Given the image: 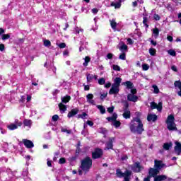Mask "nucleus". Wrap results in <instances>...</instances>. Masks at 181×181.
Masks as SVG:
<instances>
[{"label": "nucleus", "instance_id": "obj_1", "mask_svg": "<svg viewBox=\"0 0 181 181\" xmlns=\"http://www.w3.org/2000/svg\"><path fill=\"white\" fill-rule=\"evenodd\" d=\"M130 131L137 134H142L144 132V124L139 117H136L131 122Z\"/></svg>", "mask_w": 181, "mask_h": 181}, {"label": "nucleus", "instance_id": "obj_2", "mask_svg": "<svg viewBox=\"0 0 181 181\" xmlns=\"http://www.w3.org/2000/svg\"><path fill=\"white\" fill-rule=\"evenodd\" d=\"M154 168H150L148 170V176L155 178L156 177V176H158L157 175L158 173H159V170H160L162 168H165V164H163V162H162V160H155Z\"/></svg>", "mask_w": 181, "mask_h": 181}, {"label": "nucleus", "instance_id": "obj_3", "mask_svg": "<svg viewBox=\"0 0 181 181\" xmlns=\"http://www.w3.org/2000/svg\"><path fill=\"white\" fill-rule=\"evenodd\" d=\"M121 81H122L121 78L117 77L115 78L114 83L112 85L109 94H118V93H119V86H121Z\"/></svg>", "mask_w": 181, "mask_h": 181}, {"label": "nucleus", "instance_id": "obj_4", "mask_svg": "<svg viewBox=\"0 0 181 181\" xmlns=\"http://www.w3.org/2000/svg\"><path fill=\"white\" fill-rule=\"evenodd\" d=\"M167 124V128L169 131H177L176 127V123H175V116L173 115H169L165 121Z\"/></svg>", "mask_w": 181, "mask_h": 181}, {"label": "nucleus", "instance_id": "obj_5", "mask_svg": "<svg viewBox=\"0 0 181 181\" xmlns=\"http://www.w3.org/2000/svg\"><path fill=\"white\" fill-rule=\"evenodd\" d=\"M91 166H93V160L90 157H86L81 161V168L85 173H87L91 169Z\"/></svg>", "mask_w": 181, "mask_h": 181}, {"label": "nucleus", "instance_id": "obj_6", "mask_svg": "<svg viewBox=\"0 0 181 181\" xmlns=\"http://www.w3.org/2000/svg\"><path fill=\"white\" fill-rule=\"evenodd\" d=\"M22 122L19 121L18 119H16L14 123H11L7 125L8 129L9 131H15V129H18V127H22Z\"/></svg>", "mask_w": 181, "mask_h": 181}, {"label": "nucleus", "instance_id": "obj_7", "mask_svg": "<svg viewBox=\"0 0 181 181\" xmlns=\"http://www.w3.org/2000/svg\"><path fill=\"white\" fill-rule=\"evenodd\" d=\"M129 94L127 95L128 101H132V103H136L138 101V96L135 95L136 94V89L130 90Z\"/></svg>", "mask_w": 181, "mask_h": 181}, {"label": "nucleus", "instance_id": "obj_8", "mask_svg": "<svg viewBox=\"0 0 181 181\" xmlns=\"http://www.w3.org/2000/svg\"><path fill=\"white\" fill-rule=\"evenodd\" d=\"M117 118H118V115H117V113H114L112 117H107V121H112L115 128H119V127H121V122L119 121H117Z\"/></svg>", "mask_w": 181, "mask_h": 181}, {"label": "nucleus", "instance_id": "obj_9", "mask_svg": "<svg viewBox=\"0 0 181 181\" xmlns=\"http://www.w3.org/2000/svg\"><path fill=\"white\" fill-rule=\"evenodd\" d=\"M103 156V150L100 148H96L95 151L92 153V158L93 159H98Z\"/></svg>", "mask_w": 181, "mask_h": 181}, {"label": "nucleus", "instance_id": "obj_10", "mask_svg": "<svg viewBox=\"0 0 181 181\" xmlns=\"http://www.w3.org/2000/svg\"><path fill=\"white\" fill-rule=\"evenodd\" d=\"M154 180H156V181H163V180L172 181L173 179L170 177H168V176H166L165 175H157L156 177H155Z\"/></svg>", "mask_w": 181, "mask_h": 181}, {"label": "nucleus", "instance_id": "obj_11", "mask_svg": "<svg viewBox=\"0 0 181 181\" xmlns=\"http://www.w3.org/2000/svg\"><path fill=\"white\" fill-rule=\"evenodd\" d=\"M144 168L141 166V163H136L132 166V170H133L134 172H141V170H142Z\"/></svg>", "mask_w": 181, "mask_h": 181}, {"label": "nucleus", "instance_id": "obj_12", "mask_svg": "<svg viewBox=\"0 0 181 181\" xmlns=\"http://www.w3.org/2000/svg\"><path fill=\"white\" fill-rule=\"evenodd\" d=\"M23 144H24L25 146L27 147L28 149H32L35 145L32 141L28 139H23Z\"/></svg>", "mask_w": 181, "mask_h": 181}, {"label": "nucleus", "instance_id": "obj_13", "mask_svg": "<svg viewBox=\"0 0 181 181\" xmlns=\"http://www.w3.org/2000/svg\"><path fill=\"white\" fill-rule=\"evenodd\" d=\"M93 98L94 95H93L92 93H88L86 95L87 103H88V104H91L92 105H95V102L94 101Z\"/></svg>", "mask_w": 181, "mask_h": 181}, {"label": "nucleus", "instance_id": "obj_14", "mask_svg": "<svg viewBox=\"0 0 181 181\" xmlns=\"http://www.w3.org/2000/svg\"><path fill=\"white\" fill-rule=\"evenodd\" d=\"M151 107L152 110H155L156 108L158 111H162V103L160 102L158 104H156L155 102H152L151 103Z\"/></svg>", "mask_w": 181, "mask_h": 181}, {"label": "nucleus", "instance_id": "obj_15", "mask_svg": "<svg viewBox=\"0 0 181 181\" xmlns=\"http://www.w3.org/2000/svg\"><path fill=\"white\" fill-rule=\"evenodd\" d=\"M115 141V138H114V137L109 139L108 142L106 143V147L105 148V150L112 149V148H113L112 144Z\"/></svg>", "mask_w": 181, "mask_h": 181}, {"label": "nucleus", "instance_id": "obj_16", "mask_svg": "<svg viewBox=\"0 0 181 181\" xmlns=\"http://www.w3.org/2000/svg\"><path fill=\"white\" fill-rule=\"evenodd\" d=\"M175 153L177 155H180L181 153V144L179 141H175Z\"/></svg>", "mask_w": 181, "mask_h": 181}, {"label": "nucleus", "instance_id": "obj_17", "mask_svg": "<svg viewBox=\"0 0 181 181\" xmlns=\"http://www.w3.org/2000/svg\"><path fill=\"white\" fill-rule=\"evenodd\" d=\"M77 114H78V109L75 108V109H72L69 113H68V118H73V117H74V115H77Z\"/></svg>", "mask_w": 181, "mask_h": 181}, {"label": "nucleus", "instance_id": "obj_18", "mask_svg": "<svg viewBox=\"0 0 181 181\" xmlns=\"http://www.w3.org/2000/svg\"><path fill=\"white\" fill-rule=\"evenodd\" d=\"M158 119V116L156 115H152V114H148L147 116V120L151 122V121L153 122H155Z\"/></svg>", "mask_w": 181, "mask_h": 181}, {"label": "nucleus", "instance_id": "obj_19", "mask_svg": "<svg viewBox=\"0 0 181 181\" xmlns=\"http://www.w3.org/2000/svg\"><path fill=\"white\" fill-rule=\"evenodd\" d=\"M59 108L61 114H64L67 111V106L64 105L62 103L59 104Z\"/></svg>", "mask_w": 181, "mask_h": 181}, {"label": "nucleus", "instance_id": "obj_20", "mask_svg": "<svg viewBox=\"0 0 181 181\" xmlns=\"http://www.w3.org/2000/svg\"><path fill=\"white\" fill-rule=\"evenodd\" d=\"M110 26L112 28V29H113V30H115V32L117 30V26L118 25V23H117V21H115V19H112L110 20Z\"/></svg>", "mask_w": 181, "mask_h": 181}, {"label": "nucleus", "instance_id": "obj_21", "mask_svg": "<svg viewBox=\"0 0 181 181\" xmlns=\"http://www.w3.org/2000/svg\"><path fill=\"white\" fill-rule=\"evenodd\" d=\"M70 100H71V97H70V95H66L62 98V103L64 104H67Z\"/></svg>", "mask_w": 181, "mask_h": 181}, {"label": "nucleus", "instance_id": "obj_22", "mask_svg": "<svg viewBox=\"0 0 181 181\" xmlns=\"http://www.w3.org/2000/svg\"><path fill=\"white\" fill-rule=\"evenodd\" d=\"M24 127H28V128H30L32 127V120L30 119H24L23 121Z\"/></svg>", "mask_w": 181, "mask_h": 181}, {"label": "nucleus", "instance_id": "obj_23", "mask_svg": "<svg viewBox=\"0 0 181 181\" xmlns=\"http://www.w3.org/2000/svg\"><path fill=\"white\" fill-rule=\"evenodd\" d=\"M123 117L126 119H128L131 118V112L128 110H126L124 111V112L123 113Z\"/></svg>", "mask_w": 181, "mask_h": 181}, {"label": "nucleus", "instance_id": "obj_24", "mask_svg": "<svg viewBox=\"0 0 181 181\" xmlns=\"http://www.w3.org/2000/svg\"><path fill=\"white\" fill-rule=\"evenodd\" d=\"M123 85H124V86H127V88H129V89H130V90L134 89V88H133L134 84L132 83L131 81H126L125 83H123Z\"/></svg>", "mask_w": 181, "mask_h": 181}, {"label": "nucleus", "instance_id": "obj_25", "mask_svg": "<svg viewBox=\"0 0 181 181\" xmlns=\"http://www.w3.org/2000/svg\"><path fill=\"white\" fill-rule=\"evenodd\" d=\"M120 52H127L128 50V46L124 43L119 47Z\"/></svg>", "mask_w": 181, "mask_h": 181}, {"label": "nucleus", "instance_id": "obj_26", "mask_svg": "<svg viewBox=\"0 0 181 181\" xmlns=\"http://www.w3.org/2000/svg\"><path fill=\"white\" fill-rule=\"evenodd\" d=\"M153 30V36H154L155 39H158V36H159V29L154 28Z\"/></svg>", "mask_w": 181, "mask_h": 181}, {"label": "nucleus", "instance_id": "obj_27", "mask_svg": "<svg viewBox=\"0 0 181 181\" xmlns=\"http://www.w3.org/2000/svg\"><path fill=\"white\" fill-rule=\"evenodd\" d=\"M110 6H115V9H119V8H121V2L120 1H119L118 3L112 2L110 4Z\"/></svg>", "mask_w": 181, "mask_h": 181}, {"label": "nucleus", "instance_id": "obj_28", "mask_svg": "<svg viewBox=\"0 0 181 181\" xmlns=\"http://www.w3.org/2000/svg\"><path fill=\"white\" fill-rule=\"evenodd\" d=\"M152 88L153 89V93L154 94H159V88L156 85H152Z\"/></svg>", "mask_w": 181, "mask_h": 181}, {"label": "nucleus", "instance_id": "obj_29", "mask_svg": "<svg viewBox=\"0 0 181 181\" xmlns=\"http://www.w3.org/2000/svg\"><path fill=\"white\" fill-rule=\"evenodd\" d=\"M85 60V63L83 64V66H88V63H90V62L91 61V59L90 58V57H86L84 58Z\"/></svg>", "mask_w": 181, "mask_h": 181}, {"label": "nucleus", "instance_id": "obj_30", "mask_svg": "<svg viewBox=\"0 0 181 181\" xmlns=\"http://www.w3.org/2000/svg\"><path fill=\"white\" fill-rule=\"evenodd\" d=\"M97 108H98L101 114H105V108L103 105H98Z\"/></svg>", "mask_w": 181, "mask_h": 181}, {"label": "nucleus", "instance_id": "obj_31", "mask_svg": "<svg viewBox=\"0 0 181 181\" xmlns=\"http://www.w3.org/2000/svg\"><path fill=\"white\" fill-rule=\"evenodd\" d=\"M88 115L86 112H83L81 115H78V118H81L82 119H86Z\"/></svg>", "mask_w": 181, "mask_h": 181}, {"label": "nucleus", "instance_id": "obj_32", "mask_svg": "<svg viewBox=\"0 0 181 181\" xmlns=\"http://www.w3.org/2000/svg\"><path fill=\"white\" fill-rule=\"evenodd\" d=\"M169 148H172V143H165L163 145V148L166 151L169 150Z\"/></svg>", "mask_w": 181, "mask_h": 181}, {"label": "nucleus", "instance_id": "obj_33", "mask_svg": "<svg viewBox=\"0 0 181 181\" xmlns=\"http://www.w3.org/2000/svg\"><path fill=\"white\" fill-rule=\"evenodd\" d=\"M44 46H45V47H50V46H52V42H50L49 40H45Z\"/></svg>", "mask_w": 181, "mask_h": 181}, {"label": "nucleus", "instance_id": "obj_34", "mask_svg": "<svg viewBox=\"0 0 181 181\" xmlns=\"http://www.w3.org/2000/svg\"><path fill=\"white\" fill-rule=\"evenodd\" d=\"M148 52L151 56H155L156 54V49L155 48H150Z\"/></svg>", "mask_w": 181, "mask_h": 181}, {"label": "nucleus", "instance_id": "obj_35", "mask_svg": "<svg viewBox=\"0 0 181 181\" xmlns=\"http://www.w3.org/2000/svg\"><path fill=\"white\" fill-rule=\"evenodd\" d=\"M94 78V75L93 74H88L87 75V81L88 83L91 82V80H93Z\"/></svg>", "mask_w": 181, "mask_h": 181}, {"label": "nucleus", "instance_id": "obj_36", "mask_svg": "<svg viewBox=\"0 0 181 181\" xmlns=\"http://www.w3.org/2000/svg\"><path fill=\"white\" fill-rule=\"evenodd\" d=\"M168 54H170V56H173V57H175V56H176V52L173 49H170L168 51Z\"/></svg>", "mask_w": 181, "mask_h": 181}, {"label": "nucleus", "instance_id": "obj_37", "mask_svg": "<svg viewBox=\"0 0 181 181\" xmlns=\"http://www.w3.org/2000/svg\"><path fill=\"white\" fill-rule=\"evenodd\" d=\"M9 37H11L9 34H4L1 35L2 40H7V39H9Z\"/></svg>", "mask_w": 181, "mask_h": 181}, {"label": "nucleus", "instance_id": "obj_38", "mask_svg": "<svg viewBox=\"0 0 181 181\" xmlns=\"http://www.w3.org/2000/svg\"><path fill=\"white\" fill-rule=\"evenodd\" d=\"M98 83L100 86H103V85L105 84V79L104 78H101L98 79Z\"/></svg>", "mask_w": 181, "mask_h": 181}, {"label": "nucleus", "instance_id": "obj_39", "mask_svg": "<svg viewBox=\"0 0 181 181\" xmlns=\"http://www.w3.org/2000/svg\"><path fill=\"white\" fill-rule=\"evenodd\" d=\"M143 19V24L144 25V26H146V28H149V25H148V24L146 23L148 22V18L146 17H144Z\"/></svg>", "mask_w": 181, "mask_h": 181}, {"label": "nucleus", "instance_id": "obj_40", "mask_svg": "<svg viewBox=\"0 0 181 181\" xmlns=\"http://www.w3.org/2000/svg\"><path fill=\"white\" fill-rule=\"evenodd\" d=\"M113 70H115V71H121V67H119V66L118 65H113Z\"/></svg>", "mask_w": 181, "mask_h": 181}, {"label": "nucleus", "instance_id": "obj_41", "mask_svg": "<svg viewBox=\"0 0 181 181\" xmlns=\"http://www.w3.org/2000/svg\"><path fill=\"white\" fill-rule=\"evenodd\" d=\"M142 69L144 71H146L147 70H149V65L146 64H144L142 65Z\"/></svg>", "mask_w": 181, "mask_h": 181}, {"label": "nucleus", "instance_id": "obj_42", "mask_svg": "<svg viewBox=\"0 0 181 181\" xmlns=\"http://www.w3.org/2000/svg\"><path fill=\"white\" fill-rule=\"evenodd\" d=\"M57 45H58L59 49H64V47H66V43L64 42H62L60 44L57 43Z\"/></svg>", "mask_w": 181, "mask_h": 181}, {"label": "nucleus", "instance_id": "obj_43", "mask_svg": "<svg viewBox=\"0 0 181 181\" xmlns=\"http://www.w3.org/2000/svg\"><path fill=\"white\" fill-rule=\"evenodd\" d=\"M75 31H76V33H80V32L81 33H83V30L82 29V28H79L78 27H76V28H75Z\"/></svg>", "mask_w": 181, "mask_h": 181}, {"label": "nucleus", "instance_id": "obj_44", "mask_svg": "<svg viewBox=\"0 0 181 181\" xmlns=\"http://www.w3.org/2000/svg\"><path fill=\"white\" fill-rule=\"evenodd\" d=\"M119 59H120V60H125L126 59V55H125V53H122L119 57Z\"/></svg>", "mask_w": 181, "mask_h": 181}, {"label": "nucleus", "instance_id": "obj_45", "mask_svg": "<svg viewBox=\"0 0 181 181\" xmlns=\"http://www.w3.org/2000/svg\"><path fill=\"white\" fill-rule=\"evenodd\" d=\"M59 163L60 165H63L64 163H66V158H61L59 159Z\"/></svg>", "mask_w": 181, "mask_h": 181}, {"label": "nucleus", "instance_id": "obj_46", "mask_svg": "<svg viewBox=\"0 0 181 181\" xmlns=\"http://www.w3.org/2000/svg\"><path fill=\"white\" fill-rule=\"evenodd\" d=\"M127 45H134V40L131 38L127 39Z\"/></svg>", "mask_w": 181, "mask_h": 181}, {"label": "nucleus", "instance_id": "obj_47", "mask_svg": "<svg viewBox=\"0 0 181 181\" xmlns=\"http://www.w3.org/2000/svg\"><path fill=\"white\" fill-rule=\"evenodd\" d=\"M153 18L155 21H159L160 19V16H159L158 14H154Z\"/></svg>", "mask_w": 181, "mask_h": 181}, {"label": "nucleus", "instance_id": "obj_48", "mask_svg": "<svg viewBox=\"0 0 181 181\" xmlns=\"http://www.w3.org/2000/svg\"><path fill=\"white\" fill-rule=\"evenodd\" d=\"M5 50V45L4 44H0V52H4Z\"/></svg>", "mask_w": 181, "mask_h": 181}, {"label": "nucleus", "instance_id": "obj_49", "mask_svg": "<svg viewBox=\"0 0 181 181\" xmlns=\"http://www.w3.org/2000/svg\"><path fill=\"white\" fill-rule=\"evenodd\" d=\"M57 119H59V115H54L52 116V121H57Z\"/></svg>", "mask_w": 181, "mask_h": 181}, {"label": "nucleus", "instance_id": "obj_50", "mask_svg": "<svg viewBox=\"0 0 181 181\" xmlns=\"http://www.w3.org/2000/svg\"><path fill=\"white\" fill-rule=\"evenodd\" d=\"M99 132H102V134H106L107 130L104 128L99 129Z\"/></svg>", "mask_w": 181, "mask_h": 181}, {"label": "nucleus", "instance_id": "obj_51", "mask_svg": "<svg viewBox=\"0 0 181 181\" xmlns=\"http://www.w3.org/2000/svg\"><path fill=\"white\" fill-rule=\"evenodd\" d=\"M167 40H168V42H173V37H172L170 35H168Z\"/></svg>", "mask_w": 181, "mask_h": 181}, {"label": "nucleus", "instance_id": "obj_52", "mask_svg": "<svg viewBox=\"0 0 181 181\" xmlns=\"http://www.w3.org/2000/svg\"><path fill=\"white\" fill-rule=\"evenodd\" d=\"M113 111H114V106H112L107 108V112H109L110 113L113 112Z\"/></svg>", "mask_w": 181, "mask_h": 181}, {"label": "nucleus", "instance_id": "obj_53", "mask_svg": "<svg viewBox=\"0 0 181 181\" xmlns=\"http://www.w3.org/2000/svg\"><path fill=\"white\" fill-rule=\"evenodd\" d=\"M86 124L88 125H89V127H93V125H94V122H93L90 121V120H88Z\"/></svg>", "mask_w": 181, "mask_h": 181}, {"label": "nucleus", "instance_id": "obj_54", "mask_svg": "<svg viewBox=\"0 0 181 181\" xmlns=\"http://www.w3.org/2000/svg\"><path fill=\"white\" fill-rule=\"evenodd\" d=\"M47 166H49V168L52 167V160H50L49 158L47 160Z\"/></svg>", "mask_w": 181, "mask_h": 181}, {"label": "nucleus", "instance_id": "obj_55", "mask_svg": "<svg viewBox=\"0 0 181 181\" xmlns=\"http://www.w3.org/2000/svg\"><path fill=\"white\" fill-rule=\"evenodd\" d=\"M114 55L111 53L107 54V59H111Z\"/></svg>", "mask_w": 181, "mask_h": 181}, {"label": "nucleus", "instance_id": "obj_56", "mask_svg": "<svg viewBox=\"0 0 181 181\" xmlns=\"http://www.w3.org/2000/svg\"><path fill=\"white\" fill-rule=\"evenodd\" d=\"M139 1V0H137V1H134V2L132 3V5H133L134 8H135L136 6H138V1Z\"/></svg>", "mask_w": 181, "mask_h": 181}, {"label": "nucleus", "instance_id": "obj_57", "mask_svg": "<svg viewBox=\"0 0 181 181\" xmlns=\"http://www.w3.org/2000/svg\"><path fill=\"white\" fill-rule=\"evenodd\" d=\"M107 97V93H103L100 95V99L104 100Z\"/></svg>", "mask_w": 181, "mask_h": 181}, {"label": "nucleus", "instance_id": "obj_58", "mask_svg": "<svg viewBox=\"0 0 181 181\" xmlns=\"http://www.w3.org/2000/svg\"><path fill=\"white\" fill-rule=\"evenodd\" d=\"M105 87L106 88H110V87H111V83L108 82L105 85Z\"/></svg>", "mask_w": 181, "mask_h": 181}, {"label": "nucleus", "instance_id": "obj_59", "mask_svg": "<svg viewBox=\"0 0 181 181\" xmlns=\"http://www.w3.org/2000/svg\"><path fill=\"white\" fill-rule=\"evenodd\" d=\"M37 112L36 110H33L31 111V117H33V115H36Z\"/></svg>", "mask_w": 181, "mask_h": 181}, {"label": "nucleus", "instance_id": "obj_60", "mask_svg": "<svg viewBox=\"0 0 181 181\" xmlns=\"http://www.w3.org/2000/svg\"><path fill=\"white\" fill-rule=\"evenodd\" d=\"M171 70H173V71H177V68H176V66H173L171 67Z\"/></svg>", "mask_w": 181, "mask_h": 181}, {"label": "nucleus", "instance_id": "obj_61", "mask_svg": "<svg viewBox=\"0 0 181 181\" xmlns=\"http://www.w3.org/2000/svg\"><path fill=\"white\" fill-rule=\"evenodd\" d=\"M144 181H151V177L148 175L147 177L144 179Z\"/></svg>", "mask_w": 181, "mask_h": 181}, {"label": "nucleus", "instance_id": "obj_62", "mask_svg": "<svg viewBox=\"0 0 181 181\" xmlns=\"http://www.w3.org/2000/svg\"><path fill=\"white\" fill-rule=\"evenodd\" d=\"M92 12L95 14V13H97L98 12V9H97V8H93V9H92Z\"/></svg>", "mask_w": 181, "mask_h": 181}, {"label": "nucleus", "instance_id": "obj_63", "mask_svg": "<svg viewBox=\"0 0 181 181\" xmlns=\"http://www.w3.org/2000/svg\"><path fill=\"white\" fill-rule=\"evenodd\" d=\"M30 100H32V96L27 95V102L29 103V101H30Z\"/></svg>", "mask_w": 181, "mask_h": 181}, {"label": "nucleus", "instance_id": "obj_64", "mask_svg": "<svg viewBox=\"0 0 181 181\" xmlns=\"http://www.w3.org/2000/svg\"><path fill=\"white\" fill-rule=\"evenodd\" d=\"M151 45H153V46H156V41H154V40H151Z\"/></svg>", "mask_w": 181, "mask_h": 181}]
</instances>
